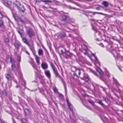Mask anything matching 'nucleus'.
I'll return each instance as SVG.
<instances>
[{"label":"nucleus","instance_id":"nucleus-25","mask_svg":"<svg viewBox=\"0 0 123 123\" xmlns=\"http://www.w3.org/2000/svg\"><path fill=\"white\" fill-rule=\"evenodd\" d=\"M59 96L62 98H64L62 94L59 93Z\"/></svg>","mask_w":123,"mask_h":123},{"label":"nucleus","instance_id":"nucleus-34","mask_svg":"<svg viewBox=\"0 0 123 123\" xmlns=\"http://www.w3.org/2000/svg\"><path fill=\"white\" fill-rule=\"evenodd\" d=\"M26 53L28 54L29 55H30V54L26 51H25Z\"/></svg>","mask_w":123,"mask_h":123},{"label":"nucleus","instance_id":"nucleus-51","mask_svg":"<svg viewBox=\"0 0 123 123\" xmlns=\"http://www.w3.org/2000/svg\"><path fill=\"white\" fill-rule=\"evenodd\" d=\"M85 54H86V53H84Z\"/></svg>","mask_w":123,"mask_h":123},{"label":"nucleus","instance_id":"nucleus-24","mask_svg":"<svg viewBox=\"0 0 123 123\" xmlns=\"http://www.w3.org/2000/svg\"><path fill=\"white\" fill-rule=\"evenodd\" d=\"M11 67L12 68V69H13L14 68H15V65L14 64H12Z\"/></svg>","mask_w":123,"mask_h":123},{"label":"nucleus","instance_id":"nucleus-9","mask_svg":"<svg viewBox=\"0 0 123 123\" xmlns=\"http://www.w3.org/2000/svg\"><path fill=\"white\" fill-rule=\"evenodd\" d=\"M102 4L105 7H107L109 5L108 2L106 1H104L103 2Z\"/></svg>","mask_w":123,"mask_h":123},{"label":"nucleus","instance_id":"nucleus-20","mask_svg":"<svg viewBox=\"0 0 123 123\" xmlns=\"http://www.w3.org/2000/svg\"><path fill=\"white\" fill-rule=\"evenodd\" d=\"M53 90L55 92H58V89L55 87H54L53 88Z\"/></svg>","mask_w":123,"mask_h":123},{"label":"nucleus","instance_id":"nucleus-14","mask_svg":"<svg viewBox=\"0 0 123 123\" xmlns=\"http://www.w3.org/2000/svg\"><path fill=\"white\" fill-rule=\"evenodd\" d=\"M38 54L39 55H42L43 54V51L41 49H39L38 51Z\"/></svg>","mask_w":123,"mask_h":123},{"label":"nucleus","instance_id":"nucleus-1","mask_svg":"<svg viewBox=\"0 0 123 123\" xmlns=\"http://www.w3.org/2000/svg\"><path fill=\"white\" fill-rule=\"evenodd\" d=\"M3 3L5 6L9 8L12 3L11 1L7 0H4Z\"/></svg>","mask_w":123,"mask_h":123},{"label":"nucleus","instance_id":"nucleus-21","mask_svg":"<svg viewBox=\"0 0 123 123\" xmlns=\"http://www.w3.org/2000/svg\"><path fill=\"white\" fill-rule=\"evenodd\" d=\"M91 55H92L94 57L95 61H96L97 62H98L97 59V58L93 54H91Z\"/></svg>","mask_w":123,"mask_h":123},{"label":"nucleus","instance_id":"nucleus-5","mask_svg":"<svg viewBox=\"0 0 123 123\" xmlns=\"http://www.w3.org/2000/svg\"><path fill=\"white\" fill-rule=\"evenodd\" d=\"M66 100L69 109H70L71 111H73L72 106L71 104L69 102L68 100V98H67L66 99Z\"/></svg>","mask_w":123,"mask_h":123},{"label":"nucleus","instance_id":"nucleus-10","mask_svg":"<svg viewBox=\"0 0 123 123\" xmlns=\"http://www.w3.org/2000/svg\"><path fill=\"white\" fill-rule=\"evenodd\" d=\"M5 76L8 80H9L11 78V77L10 74H6Z\"/></svg>","mask_w":123,"mask_h":123},{"label":"nucleus","instance_id":"nucleus-37","mask_svg":"<svg viewBox=\"0 0 123 123\" xmlns=\"http://www.w3.org/2000/svg\"><path fill=\"white\" fill-rule=\"evenodd\" d=\"M11 62L12 63H13L12 60L11 59Z\"/></svg>","mask_w":123,"mask_h":123},{"label":"nucleus","instance_id":"nucleus-31","mask_svg":"<svg viewBox=\"0 0 123 123\" xmlns=\"http://www.w3.org/2000/svg\"><path fill=\"white\" fill-rule=\"evenodd\" d=\"M92 29L94 31H97L96 29L94 27L92 26Z\"/></svg>","mask_w":123,"mask_h":123},{"label":"nucleus","instance_id":"nucleus-29","mask_svg":"<svg viewBox=\"0 0 123 123\" xmlns=\"http://www.w3.org/2000/svg\"><path fill=\"white\" fill-rule=\"evenodd\" d=\"M3 95H6V91H5L4 90L3 91Z\"/></svg>","mask_w":123,"mask_h":123},{"label":"nucleus","instance_id":"nucleus-33","mask_svg":"<svg viewBox=\"0 0 123 123\" xmlns=\"http://www.w3.org/2000/svg\"><path fill=\"white\" fill-rule=\"evenodd\" d=\"M51 8L53 9L54 10V11L55 12H56L57 11V9L56 8H55L54 9H53L52 8Z\"/></svg>","mask_w":123,"mask_h":123},{"label":"nucleus","instance_id":"nucleus-6","mask_svg":"<svg viewBox=\"0 0 123 123\" xmlns=\"http://www.w3.org/2000/svg\"><path fill=\"white\" fill-rule=\"evenodd\" d=\"M44 73L46 75L48 78H49L50 77V74L49 71L46 70L45 71Z\"/></svg>","mask_w":123,"mask_h":123},{"label":"nucleus","instance_id":"nucleus-43","mask_svg":"<svg viewBox=\"0 0 123 123\" xmlns=\"http://www.w3.org/2000/svg\"><path fill=\"white\" fill-rule=\"evenodd\" d=\"M43 7L44 8V9H45V8H47L46 7H44V6H43Z\"/></svg>","mask_w":123,"mask_h":123},{"label":"nucleus","instance_id":"nucleus-4","mask_svg":"<svg viewBox=\"0 0 123 123\" xmlns=\"http://www.w3.org/2000/svg\"><path fill=\"white\" fill-rule=\"evenodd\" d=\"M14 5L16 6L18 10L20 11H21L22 12H24L25 11V9L24 7L23 6L21 8H20L16 4H14Z\"/></svg>","mask_w":123,"mask_h":123},{"label":"nucleus","instance_id":"nucleus-17","mask_svg":"<svg viewBox=\"0 0 123 123\" xmlns=\"http://www.w3.org/2000/svg\"><path fill=\"white\" fill-rule=\"evenodd\" d=\"M21 122L22 123H27L26 120L24 118L22 119L21 120Z\"/></svg>","mask_w":123,"mask_h":123},{"label":"nucleus","instance_id":"nucleus-8","mask_svg":"<svg viewBox=\"0 0 123 123\" xmlns=\"http://www.w3.org/2000/svg\"><path fill=\"white\" fill-rule=\"evenodd\" d=\"M34 56L38 64H39L40 63L39 58L36 55H35Z\"/></svg>","mask_w":123,"mask_h":123},{"label":"nucleus","instance_id":"nucleus-26","mask_svg":"<svg viewBox=\"0 0 123 123\" xmlns=\"http://www.w3.org/2000/svg\"><path fill=\"white\" fill-rule=\"evenodd\" d=\"M50 65L53 69V70H54V69H55L54 68V67H53V65L51 63H50Z\"/></svg>","mask_w":123,"mask_h":123},{"label":"nucleus","instance_id":"nucleus-19","mask_svg":"<svg viewBox=\"0 0 123 123\" xmlns=\"http://www.w3.org/2000/svg\"><path fill=\"white\" fill-rule=\"evenodd\" d=\"M65 33L64 32H62L60 34V36L61 37H63L65 36Z\"/></svg>","mask_w":123,"mask_h":123},{"label":"nucleus","instance_id":"nucleus-18","mask_svg":"<svg viewBox=\"0 0 123 123\" xmlns=\"http://www.w3.org/2000/svg\"><path fill=\"white\" fill-rule=\"evenodd\" d=\"M61 15H66L68 14L67 13H64L63 11H61L60 12Z\"/></svg>","mask_w":123,"mask_h":123},{"label":"nucleus","instance_id":"nucleus-13","mask_svg":"<svg viewBox=\"0 0 123 123\" xmlns=\"http://www.w3.org/2000/svg\"><path fill=\"white\" fill-rule=\"evenodd\" d=\"M23 41L24 43H25L28 45L29 46H30V44L28 42L26 39L25 38H23Z\"/></svg>","mask_w":123,"mask_h":123},{"label":"nucleus","instance_id":"nucleus-42","mask_svg":"<svg viewBox=\"0 0 123 123\" xmlns=\"http://www.w3.org/2000/svg\"><path fill=\"white\" fill-rule=\"evenodd\" d=\"M97 9L98 10H99V7H97Z\"/></svg>","mask_w":123,"mask_h":123},{"label":"nucleus","instance_id":"nucleus-16","mask_svg":"<svg viewBox=\"0 0 123 123\" xmlns=\"http://www.w3.org/2000/svg\"><path fill=\"white\" fill-rule=\"evenodd\" d=\"M54 73L56 77L58 76V74L57 71L55 70V69L53 70Z\"/></svg>","mask_w":123,"mask_h":123},{"label":"nucleus","instance_id":"nucleus-28","mask_svg":"<svg viewBox=\"0 0 123 123\" xmlns=\"http://www.w3.org/2000/svg\"><path fill=\"white\" fill-rule=\"evenodd\" d=\"M4 41L6 42H8L9 41V40L7 38H6L4 39Z\"/></svg>","mask_w":123,"mask_h":123},{"label":"nucleus","instance_id":"nucleus-39","mask_svg":"<svg viewBox=\"0 0 123 123\" xmlns=\"http://www.w3.org/2000/svg\"><path fill=\"white\" fill-rule=\"evenodd\" d=\"M78 74L79 75L80 74V73L79 70V71Z\"/></svg>","mask_w":123,"mask_h":123},{"label":"nucleus","instance_id":"nucleus-2","mask_svg":"<svg viewBox=\"0 0 123 123\" xmlns=\"http://www.w3.org/2000/svg\"><path fill=\"white\" fill-rule=\"evenodd\" d=\"M27 33L30 37L34 35V33L33 31L31 29H29L27 31Z\"/></svg>","mask_w":123,"mask_h":123},{"label":"nucleus","instance_id":"nucleus-27","mask_svg":"<svg viewBox=\"0 0 123 123\" xmlns=\"http://www.w3.org/2000/svg\"><path fill=\"white\" fill-rule=\"evenodd\" d=\"M89 102L92 105H94V103L92 101H89Z\"/></svg>","mask_w":123,"mask_h":123},{"label":"nucleus","instance_id":"nucleus-3","mask_svg":"<svg viewBox=\"0 0 123 123\" xmlns=\"http://www.w3.org/2000/svg\"><path fill=\"white\" fill-rule=\"evenodd\" d=\"M42 68L44 69H47L48 68V65L46 63L44 62L42 63L41 65Z\"/></svg>","mask_w":123,"mask_h":123},{"label":"nucleus","instance_id":"nucleus-50","mask_svg":"<svg viewBox=\"0 0 123 123\" xmlns=\"http://www.w3.org/2000/svg\"><path fill=\"white\" fill-rule=\"evenodd\" d=\"M95 65H96V64L95 63Z\"/></svg>","mask_w":123,"mask_h":123},{"label":"nucleus","instance_id":"nucleus-11","mask_svg":"<svg viewBox=\"0 0 123 123\" xmlns=\"http://www.w3.org/2000/svg\"><path fill=\"white\" fill-rule=\"evenodd\" d=\"M41 1H42L45 3L46 4H48V3H50L52 2V1L48 0H41Z\"/></svg>","mask_w":123,"mask_h":123},{"label":"nucleus","instance_id":"nucleus-38","mask_svg":"<svg viewBox=\"0 0 123 123\" xmlns=\"http://www.w3.org/2000/svg\"><path fill=\"white\" fill-rule=\"evenodd\" d=\"M25 112V111H28V110L27 109H26L24 111Z\"/></svg>","mask_w":123,"mask_h":123},{"label":"nucleus","instance_id":"nucleus-22","mask_svg":"<svg viewBox=\"0 0 123 123\" xmlns=\"http://www.w3.org/2000/svg\"><path fill=\"white\" fill-rule=\"evenodd\" d=\"M3 25V22L0 20V26H1Z\"/></svg>","mask_w":123,"mask_h":123},{"label":"nucleus","instance_id":"nucleus-46","mask_svg":"<svg viewBox=\"0 0 123 123\" xmlns=\"http://www.w3.org/2000/svg\"><path fill=\"white\" fill-rule=\"evenodd\" d=\"M84 14L86 15H87V14Z\"/></svg>","mask_w":123,"mask_h":123},{"label":"nucleus","instance_id":"nucleus-41","mask_svg":"<svg viewBox=\"0 0 123 123\" xmlns=\"http://www.w3.org/2000/svg\"><path fill=\"white\" fill-rule=\"evenodd\" d=\"M72 9H76V10H77V9H77V8H76V9H75L74 8H74H73Z\"/></svg>","mask_w":123,"mask_h":123},{"label":"nucleus","instance_id":"nucleus-35","mask_svg":"<svg viewBox=\"0 0 123 123\" xmlns=\"http://www.w3.org/2000/svg\"><path fill=\"white\" fill-rule=\"evenodd\" d=\"M92 73L94 75H96V73L95 72L93 71Z\"/></svg>","mask_w":123,"mask_h":123},{"label":"nucleus","instance_id":"nucleus-48","mask_svg":"<svg viewBox=\"0 0 123 123\" xmlns=\"http://www.w3.org/2000/svg\"><path fill=\"white\" fill-rule=\"evenodd\" d=\"M14 16V18H15V17H14V16Z\"/></svg>","mask_w":123,"mask_h":123},{"label":"nucleus","instance_id":"nucleus-44","mask_svg":"<svg viewBox=\"0 0 123 123\" xmlns=\"http://www.w3.org/2000/svg\"><path fill=\"white\" fill-rule=\"evenodd\" d=\"M0 15H2V14L1 13V12H0Z\"/></svg>","mask_w":123,"mask_h":123},{"label":"nucleus","instance_id":"nucleus-40","mask_svg":"<svg viewBox=\"0 0 123 123\" xmlns=\"http://www.w3.org/2000/svg\"><path fill=\"white\" fill-rule=\"evenodd\" d=\"M18 33L19 34H20V35H21V33H20V32H19V31H18Z\"/></svg>","mask_w":123,"mask_h":123},{"label":"nucleus","instance_id":"nucleus-36","mask_svg":"<svg viewBox=\"0 0 123 123\" xmlns=\"http://www.w3.org/2000/svg\"><path fill=\"white\" fill-rule=\"evenodd\" d=\"M17 4L18 5H19L20 6H21V4H20V3L18 2H17Z\"/></svg>","mask_w":123,"mask_h":123},{"label":"nucleus","instance_id":"nucleus-45","mask_svg":"<svg viewBox=\"0 0 123 123\" xmlns=\"http://www.w3.org/2000/svg\"><path fill=\"white\" fill-rule=\"evenodd\" d=\"M102 44V46H103V45L102 44Z\"/></svg>","mask_w":123,"mask_h":123},{"label":"nucleus","instance_id":"nucleus-32","mask_svg":"<svg viewBox=\"0 0 123 123\" xmlns=\"http://www.w3.org/2000/svg\"><path fill=\"white\" fill-rule=\"evenodd\" d=\"M95 22V21H94L92 20L91 22L92 24H94Z\"/></svg>","mask_w":123,"mask_h":123},{"label":"nucleus","instance_id":"nucleus-12","mask_svg":"<svg viewBox=\"0 0 123 123\" xmlns=\"http://www.w3.org/2000/svg\"><path fill=\"white\" fill-rule=\"evenodd\" d=\"M88 13H92V15H101L102 14L100 13H97L96 12H91L90 11L88 12Z\"/></svg>","mask_w":123,"mask_h":123},{"label":"nucleus","instance_id":"nucleus-23","mask_svg":"<svg viewBox=\"0 0 123 123\" xmlns=\"http://www.w3.org/2000/svg\"><path fill=\"white\" fill-rule=\"evenodd\" d=\"M98 103L100 105H103V103L102 102L100 101H99L98 102Z\"/></svg>","mask_w":123,"mask_h":123},{"label":"nucleus","instance_id":"nucleus-15","mask_svg":"<svg viewBox=\"0 0 123 123\" xmlns=\"http://www.w3.org/2000/svg\"><path fill=\"white\" fill-rule=\"evenodd\" d=\"M19 43H14V46L15 48L18 49L19 47Z\"/></svg>","mask_w":123,"mask_h":123},{"label":"nucleus","instance_id":"nucleus-49","mask_svg":"<svg viewBox=\"0 0 123 123\" xmlns=\"http://www.w3.org/2000/svg\"><path fill=\"white\" fill-rule=\"evenodd\" d=\"M35 123H37V122H35Z\"/></svg>","mask_w":123,"mask_h":123},{"label":"nucleus","instance_id":"nucleus-47","mask_svg":"<svg viewBox=\"0 0 123 123\" xmlns=\"http://www.w3.org/2000/svg\"><path fill=\"white\" fill-rule=\"evenodd\" d=\"M120 69V70L121 71H122V70H121V69Z\"/></svg>","mask_w":123,"mask_h":123},{"label":"nucleus","instance_id":"nucleus-7","mask_svg":"<svg viewBox=\"0 0 123 123\" xmlns=\"http://www.w3.org/2000/svg\"><path fill=\"white\" fill-rule=\"evenodd\" d=\"M95 68L97 71L100 74H103V72L98 67L96 66Z\"/></svg>","mask_w":123,"mask_h":123},{"label":"nucleus","instance_id":"nucleus-30","mask_svg":"<svg viewBox=\"0 0 123 123\" xmlns=\"http://www.w3.org/2000/svg\"><path fill=\"white\" fill-rule=\"evenodd\" d=\"M18 62H19L20 60V57L18 56Z\"/></svg>","mask_w":123,"mask_h":123}]
</instances>
